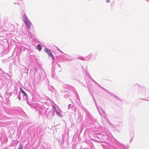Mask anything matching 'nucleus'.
Returning a JSON list of instances; mask_svg holds the SVG:
<instances>
[{
  "mask_svg": "<svg viewBox=\"0 0 149 149\" xmlns=\"http://www.w3.org/2000/svg\"><path fill=\"white\" fill-rule=\"evenodd\" d=\"M22 93L24 95L26 96H27L28 95L24 91H22Z\"/></svg>",
  "mask_w": 149,
  "mask_h": 149,
  "instance_id": "4",
  "label": "nucleus"
},
{
  "mask_svg": "<svg viewBox=\"0 0 149 149\" xmlns=\"http://www.w3.org/2000/svg\"><path fill=\"white\" fill-rule=\"evenodd\" d=\"M37 48L39 50V51H40L41 50V48L40 45L38 44L37 45Z\"/></svg>",
  "mask_w": 149,
  "mask_h": 149,
  "instance_id": "3",
  "label": "nucleus"
},
{
  "mask_svg": "<svg viewBox=\"0 0 149 149\" xmlns=\"http://www.w3.org/2000/svg\"><path fill=\"white\" fill-rule=\"evenodd\" d=\"M53 109H54V110L56 112V111H57V109H56V108L54 106H53Z\"/></svg>",
  "mask_w": 149,
  "mask_h": 149,
  "instance_id": "5",
  "label": "nucleus"
},
{
  "mask_svg": "<svg viewBox=\"0 0 149 149\" xmlns=\"http://www.w3.org/2000/svg\"><path fill=\"white\" fill-rule=\"evenodd\" d=\"M20 90L22 92V91H23V90H22V88H20Z\"/></svg>",
  "mask_w": 149,
  "mask_h": 149,
  "instance_id": "9",
  "label": "nucleus"
},
{
  "mask_svg": "<svg viewBox=\"0 0 149 149\" xmlns=\"http://www.w3.org/2000/svg\"><path fill=\"white\" fill-rule=\"evenodd\" d=\"M18 149H22V147H19Z\"/></svg>",
  "mask_w": 149,
  "mask_h": 149,
  "instance_id": "8",
  "label": "nucleus"
},
{
  "mask_svg": "<svg viewBox=\"0 0 149 149\" xmlns=\"http://www.w3.org/2000/svg\"><path fill=\"white\" fill-rule=\"evenodd\" d=\"M24 22L27 27L28 28H29L31 27V23L27 19L26 20H25Z\"/></svg>",
  "mask_w": 149,
  "mask_h": 149,
  "instance_id": "2",
  "label": "nucleus"
},
{
  "mask_svg": "<svg viewBox=\"0 0 149 149\" xmlns=\"http://www.w3.org/2000/svg\"><path fill=\"white\" fill-rule=\"evenodd\" d=\"M56 114L58 115H60V114L57 111H56Z\"/></svg>",
  "mask_w": 149,
  "mask_h": 149,
  "instance_id": "6",
  "label": "nucleus"
},
{
  "mask_svg": "<svg viewBox=\"0 0 149 149\" xmlns=\"http://www.w3.org/2000/svg\"><path fill=\"white\" fill-rule=\"evenodd\" d=\"M44 50L45 52L47 53V54L49 56H50L52 58V60H54L55 58L54 57L51 51L50 50L48 49L47 48H45L44 49Z\"/></svg>",
  "mask_w": 149,
  "mask_h": 149,
  "instance_id": "1",
  "label": "nucleus"
},
{
  "mask_svg": "<svg viewBox=\"0 0 149 149\" xmlns=\"http://www.w3.org/2000/svg\"><path fill=\"white\" fill-rule=\"evenodd\" d=\"M106 2L107 3H109L110 2V0H107Z\"/></svg>",
  "mask_w": 149,
  "mask_h": 149,
  "instance_id": "7",
  "label": "nucleus"
}]
</instances>
